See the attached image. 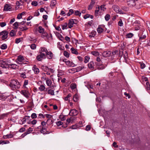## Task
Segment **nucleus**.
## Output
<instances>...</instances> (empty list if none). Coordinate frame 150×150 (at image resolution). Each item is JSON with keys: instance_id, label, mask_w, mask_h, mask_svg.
<instances>
[{"instance_id": "nucleus-15", "label": "nucleus", "mask_w": 150, "mask_h": 150, "mask_svg": "<svg viewBox=\"0 0 150 150\" xmlns=\"http://www.w3.org/2000/svg\"><path fill=\"white\" fill-rule=\"evenodd\" d=\"M21 24L23 25V26L21 27H19V28L21 30L23 31L28 30V28L26 27L25 25H24L25 22H22L21 23Z\"/></svg>"}, {"instance_id": "nucleus-18", "label": "nucleus", "mask_w": 150, "mask_h": 150, "mask_svg": "<svg viewBox=\"0 0 150 150\" xmlns=\"http://www.w3.org/2000/svg\"><path fill=\"white\" fill-rule=\"evenodd\" d=\"M79 98V96L77 93L75 94L73 96V99L75 102H78Z\"/></svg>"}, {"instance_id": "nucleus-9", "label": "nucleus", "mask_w": 150, "mask_h": 150, "mask_svg": "<svg viewBox=\"0 0 150 150\" xmlns=\"http://www.w3.org/2000/svg\"><path fill=\"white\" fill-rule=\"evenodd\" d=\"M137 1V0H130L127 2L128 5L130 7H133L135 6L136 2Z\"/></svg>"}, {"instance_id": "nucleus-1", "label": "nucleus", "mask_w": 150, "mask_h": 150, "mask_svg": "<svg viewBox=\"0 0 150 150\" xmlns=\"http://www.w3.org/2000/svg\"><path fill=\"white\" fill-rule=\"evenodd\" d=\"M11 89L13 90H16L19 88L21 84L17 80L13 79L11 81L9 84Z\"/></svg>"}, {"instance_id": "nucleus-52", "label": "nucleus", "mask_w": 150, "mask_h": 150, "mask_svg": "<svg viewBox=\"0 0 150 150\" xmlns=\"http://www.w3.org/2000/svg\"><path fill=\"white\" fill-rule=\"evenodd\" d=\"M34 16H38L40 15V13L38 11H36L33 13Z\"/></svg>"}, {"instance_id": "nucleus-40", "label": "nucleus", "mask_w": 150, "mask_h": 150, "mask_svg": "<svg viewBox=\"0 0 150 150\" xmlns=\"http://www.w3.org/2000/svg\"><path fill=\"white\" fill-rule=\"evenodd\" d=\"M70 88L72 89H74L76 87V85L75 83H72L70 85Z\"/></svg>"}, {"instance_id": "nucleus-14", "label": "nucleus", "mask_w": 150, "mask_h": 150, "mask_svg": "<svg viewBox=\"0 0 150 150\" xmlns=\"http://www.w3.org/2000/svg\"><path fill=\"white\" fill-rule=\"evenodd\" d=\"M78 114V111L76 109L71 110L69 114L72 116H76Z\"/></svg>"}, {"instance_id": "nucleus-43", "label": "nucleus", "mask_w": 150, "mask_h": 150, "mask_svg": "<svg viewBox=\"0 0 150 150\" xmlns=\"http://www.w3.org/2000/svg\"><path fill=\"white\" fill-rule=\"evenodd\" d=\"M133 35V34L131 33H129L127 34L126 35V38H131Z\"/></svg>"}, {"instance_id": "nucleus-58", "label": "nucleus", "mask_w": 150, "mask_h": 150, "mask_svg": "<svg viewBox=\"0 0 150 150\" xmlns=\"http://www.w3.org/2000/svg\"><path fill=\"white\" fill-rule=\"evenodd\" d=\"M56 124L58 126H59L61 125H63V122H62L61 121H59L57 122H56Z\"/></svg>"}, {"instance_id": "nucleus-55", "label": "nucleus", "mask_w": 150, "mask_h": 150, "mask_svg": "<svg viewBox=\"0 0 150 150\" xmlns=\"http://www.w3.org/2000/svg\"><path fill=\"white\" fill-rule=\"evenodd\" d=\"M146 88L147 90H150V85L149 83L148 82H146Z\"/></svg>"}, {"instance_id": "nucleus-25", "label": "nucleus", "mask_w": 150, "mask_h": 150, "mask_svg": "<svg viewBox=\"0 0 150 150\" xmlns=\"http://www.w3.org/2000/svg\"><path fill=\"white\" fill-rule=\"evenodd\" d=\"M97 31L98 33H101L103 32L104 30L103 28L101 26H99L97 29Z\"/></svg>"}, {"instance_id": "nucleus-63", "label": "nucleus", "mask_w": 150, "mask_h": 150, "mask_svg": "<svg viewBox=\"0 0 150 150\" xmlns=\"http://www.w3.org/2000/svg\"><path fill=\"white\" fill-rule=\"evenodd\" d=\"M71 96V94L69 93L68 94L67 96L65 97L64 98V100H68V98Z\"/></svg>"}, {"instance_id": "nucleus-24", "label": "nucleus", "mask_w": 150, "mask_h": 150, "mask_svg": "<svg viewBox=\"0 0 150 150\" xmlns=\"http://www.w3.org/2000/svg\"><path fill=\"white\" fill-rule=\"evenodd\" d=\"M57 2L55 0H52L50 4V6L51 8H52L56 4Z\"/></svg>"}, {"instance_id": "nucleus-11", "label": "nucleus", "mask_w": 150, "mask_h": 150, "mask_svg": "<svg viewBox=\"0 0 150 150\" xmlns=\"http://www.w3.org/2000/svg\"><path fill=\"white\" fill-rule=\"evenodd\" d=\"M53 54L51 51H48L45 54V57H46L47 59H50L53 58Z\"/></svg>"}, {"instance_id": "nucleus-30", "label": "nucleus", "mask_w": 150, "mask_h": 150, "mask_svg": "<svg viewBox=\"0 0 150 150\" xmlns=\"http://www.w3.org/2000/svg\"><path fill=\"white\" fill-rule=\"evenodd\" d=\"M95 2L93 1H91L90 3V5H89L88 7V10H90L92 9L94 4Z\"/></svg>"}, {"instance_id": "nucleus-44", "label": "nucleus", "mask_w": 150, "mask_h": 150, "mask_svg": "<svg viewBox=\"0 0 150 150\" xmlns=\"http://www.w3.org/2000/svg\"><path fill=\"white\" fill-rule=\"evenodd\" d=\"M14 28L15 29H17L18 28V22H16L13 24Z\"/></svg>"}, {"instance_id": "nucleus-35", "label": "nucleus", "mask_w": 150, "mask_h": 150, "mask_svg": "<svg viewBox=\"0 0 150 150\" xmlns=\"http://www.w3.org/2000/svg\"><path fill=\"white\" fill-rule=\"evenodd\" d=\"M16 31L14 30H11L9 35L11 37H13L16 35Z\"/></svg>"}, {"instance_id": "nucleus-27", "label": "nucleus", "mask_w": 150, "mask_h": 150, "mask_svg": "<svg viewBox=\"0 0 150 150\" xmlns=\"http://www.w3.org/2000/svg\"><path fill=\"white\" fill-rule=\"evenodd\" d=\"M38 31L40 33L42 34L45 32V30L42 27L40 26L38 27Z\"/></svg>"}, {"instance_id": "nucleus-39", "label": "nucleus", "mask_w": 150, "mask_h": 150, "mask_svg": "<svg viewBox=\"0 0 150 150\" xmlns=\"http://www.w3.org/2000/svg\"><path fill=\"white\" fill-rule=\"evenodd\" d=\"M7 45L5 44L2 45L1 46V49L5 50L7 48Z\"/></svg>"}, {"instance_id": "nucleus-42", "label": "nucleus", "mask_w": 150, "mask_h": 150, "mask_svg": "<svg viewBox=\"0 0 150 150\" xmlns=\"http://www.w3.org/2000/svg\"><path fill=\"white\" fill-rule=\"evenodd\" d=\"M30 47L32 50H35L36 48V46L35 44H33L30 45Z\"/></svg>"}, {"instance_id": "nucleus-53", "label": "nucleus", "mask_w": 150, "mask_h": 150, "mask_svg": "<svg viewBox=\"0 0 150 150\" xmlns=\"http://www.w3.org/2000/svg\"><path fill=\"white\" fill-rule=\"evenodd\" d=\"M118 25L120 26H123V23L121 19H120L118 23Z\"/></svg>"}, {"instance_id": "nucleus-29", "label": "nucleus", "mask_w": 150, "mask_h": 150, "mask_svg": "<svg viewBox=\"0 0 150 150\" xmlns=\"http://www.w3.org/2000/svg\"><path fill=\"white\" fill-rule=\"evenodd\" d=\"M40 52H42V53H43V52H45L46 54V53L47 52L48 50L46 48L43 47H41L40 48Z\"/></svg>"}, {"instance_id": "nucleus-33", "label": "nucleus", "mask_w": 150, "mask_h": 150, "mask_svg": "<svg viewBox=\"0 0 150 150\" xmlns=\"http://www.w3.org/2000/svg\"><path fill=\"white\" fill-rule=\"evenodd\" d=\"M71 52L72 53L75 54L76 55L78 54V52L74 48H71Z\"/></svg>"}, {"instance_id": "nucleus-26", "label": "nucleus", "mask_w": 150, "mask_h": 150, "mask_svg": "<svg viewBox=\"0 0 150 150\" xmlns=\"http://www.w3.org/2000/svg\"><path fill=\"white\" fill-rule=\"evenodd\" d=\"M39 90L41 91H45L46 90V88L45 86L43 85H41L38 88Z\"/></svg>"}, {"instance_id": "nucleus-57", "label": "nucleus", "mask_w": 150, "mask_h": 150, "mask_svg": "<svg viewBox=\"0 0 150 150\" xmlns=\"http://www.w3.org/2000/svg\"><path fill=\"white\" fill-rule=\"evenodd\" d=\"M74 14L76 16H80L81 15V13L78 11H75Z\"/></svg>"}, {"instance_id": "nucleus-59", "label": "nucleus", "mask_w": 150, "mask_h": 150, "mask_svg": "<svg viewBox=\"0 0 150 150\" xmlns=\"http://www.w3.org/2000/svg\"><path fill=\"white\" fill-rule=\"evenodd\" d=\"M31 117L33 119L36 118L37 117V115L36 113H33L31 115Z\"/></svg>"}, {"instance_id": "nucleus-62", "label": "nucleus", "mask_w": 150, "mask_h": 150, "mask_svg": "<svg viewBox=\"0 0 150 150\" xmlns=\"http://www.w3.org/2000/svg\"><path fill=\"white\" fill-rule=\"evenodd\" d=\"M45 117V115H44L42 113H40L39 114L38 118L42 119L44 118Z\"/></svg>"}, {"instance_id": "nucleus-49", "label": "nucleus", "mask_w": 150, "mask_h": 150, "mask_svg": "<svg viewBox=\"0 0 150 150\" xmlns=\"http://www.w3.org/2000/svg\"><path fill=\"white\" fill-rule=\"evenodd\" d=\"M9 143V141H0V144H8Z\"/></svg>"}, {"instance_id": "nucleus-16", "label": "nucleus", "mask_w": 150, "mask_h": 150, "mask_svg": "<svg viewBox=\"0 0 150 150\" xmlns=\"http://www.w3.org/2000/svg\"><path fill=\"white\" fill-rule=\"evenodd\" d=\"M11 8V7L10 5L6 4L4 6V10L6 11H10Z\"/></svg>"}, {"instance_id": "nucleus-38", "label": "nucleus", "mask_w": 150, "mask_h": 150, "mask_svg": "<svg viewBox=\"0 0 150 150\" xmlns=\"http://www.w3.org/2000/svg\"><path fill=\"white\" fill-rule=\"evenodd\" d=\"M9 114V112L3 114L0 116V118L3 119L4 117L7 116Z\"/></svg>"}, {"instance_id": "nucleus-13", "label": "nucleus", "mask_w": 150, "mask_h": 150, "mask_svg": "<svg viewBox=\"0 0 150 150\" xmlns=\"http://www.w3.org/2000/svg\"><path fill=\"white\" fill-rule=\"evenodd\" d=\"M45 93H47L53 96L54 95V90L49 89V88H46L45 91Z\"/></svg>"}, {"instance_id": "nucleus-36", "label": "nucleus", "mask_w": 150, "mask_h": 150, "mask_svg": "<svg viewBox=\"0 0 150 150\" xmlns=\"http://www.w3.org/2000/svg\"><path fill=\"white\" fill-rule=\"evenodd\" d=\"M47 124L48 125H50L53 123V121L50 119H48L47 121Z\"/></svg>"}, {"instance_id": "nucleus-28", "label": "nucleus", "mask_w": 150, "mask_h": 150, "mask_svg": "<svg viewBox=\"0 0 150 150\" xmlns=\"http://www.w3.org/2000/svg\"><path fill=\"white\" fill-rule=\"evenodd\" d=\"M17 65L14 64H8V68H10L11 69H15L16 68Z\"/></svg>"}, {"instance_id": "nucleus-19", "label": "nucleus", "mask_w": 150, "mask_h": 150, "mask_svg": "<svg viewBox=\"0 0 150 150\" xmlns=\"http://www.w3.org/2000/svg\"><path fill=\"white\" fill-rule=\"evenodd\" d=\"M111 54V52L110 51L104 52L102 53L103 56L104 57H109Z\"/></svg>"}, {"instance_id": "nucleus-31", "label": "nucleus", "mask_w": 150, "mask_h": 150, "mask_svg": "<svg viewBox=\"0 0 150 150\" xmlns=\"http://www.w3.org/2000/svg\"><path fill=\"white\" fill-rule=\"evenodd\" d=\"M96 31L93 30L89 35L90 37H94L96 35Z\"/></svg>"}, {"instance_id": "nucleus-46", "label": "nucleus", "mask_w": 150, "mask_h": 150, "mask_svg": "<svg viewBox=\"0 0 150 150\" xmlns=\"http://www.w3.org/2000/svg\"><path fill=\"white\" fill-rule=\"evenodd\" d=\"M16 8H18L20 6L23 5V4H21V3H20V2L19 1H17L16 2Z\"/></svg>"}, {"instance_id": "nucleus-45", "label": "nucleus", "mask_w": 150, "mask_h": 150, "mask_svg": "<svg viewBox=\"0 0 150 150\" xmlns=\"http://www.w3.org/2000/svg\"><path fill=\"white\" fill-rule=\"evenodd\" d=\"M31 5L34 6H36L38 5V3L36 1H34L31 3Z\"/></svg>"}, {"instance_id": "nucleus-8", "label": "nucleus", "mask_w": 150, "mask_h": 150, "mask_svg": "<svg viewBox=\"0 0 150 150\" xmlns=\"http://www.w3.org/2000/svg\"><path fill=\"white\" fill-rule=\"evenodd\" d=\"M24 60V58L23 56L20 55L18 57L16 60L17 63L21 64H23V61Z\"/></svg>"}, {"instance_id": "nucleus-5", "label": "nucleus", "mask_w": 150, "mask_h": 150, "mask_svg": "<svg viewBox=\"0 0 150 150\" xmlns=\"http://www.w3.org/2000/svg\"><path fill=\"white\" fill-rule=\"evenodd\" d=\"M47 126H40L36 128L37 130L39 131L41 133L44 134L47 130Z\"/></svg>"}, {"instance_id": "nucleus-7", "label": "nucleus", "mask_w": 150, "mask_h": 150, "mask_svg": "<svg viewBox=\"0 0 150 150\" xmlns=\"http://www.w3.org/2000/svg\"><path fill=\"white\" fill-rule=\"evenodd\" d=\"M46 82L47 85L50 87L51 88L53 89L55 85H52V82L50 79L47 78L46 80Z\"/></svg>"}, {"instance_id": "nucleus-34", "label": "nucleus", "mask_w": 150, "mask_h": 150, "mask_svg": "<svg viewBox=\"0 0 150 150\" xmlns=\"http://www.w3.org/2000/svg\"><path fill=\"white\" fill-rule=\"evenodd\" d=\"M71 21V20H69V22L68 24V27L70 28H71L73 26L74 24Z\"/></svg>"}, {"instance_id": "nucleus-64", "label": "nucleus", "mask_w": 150, "mask_h": 150, "mask_svg": "<svg viewBox=\"0 0 150 150\" xmlns=\"http://www.w3.org/2000/svg\"><path fill=\"white\" fill-rule=\"evenodd\" d=\"M122 8L125 11H127L128 10V8L126 6H122Z\"/></svg>"}, {"instance_id": "nucleus-48", "label": "nucleus", "mask_w": 150, "mask_h": 150, "mask_svg": "<svg viewBox=\"0 0 150 150\" xmlns=\"http://www.w3.org/2000/svg\"><path fill=\"white\" fill-rule=\"evenodd\" d=\"M67 23H64V24L62 25V30H64L65 29H67Z\"/></svg>"}, {"instance_id": "nucleus-50", "label": "nucleus", "mask_w": 150, "mask_h": 150, "mask_svg": "<svg viewBox=\"0 0 150 150\" xmlns=\"http://www.w3.org/2000/svg\"><path fill=\"white\" fill-rule=\"evenodd\" d=\"M110 18V15L108 14H107L105 15V19L106 21H108Z\"/></svg>"}, {"instance_id": "nucleus-37", "label": "nucleus", "mask_w": 150, "mask_h": 150, "mask_svg": "<svg viewBox=\"0 0 150 150\" xmlns=\"http://www.w3.org/2000/svg\"><path fill=\"white\" fill-rule=\"evenodd\" d=\"M90 59V57L88 56H86L85 57L84 62L85 63L88 62Z\"/></svg>"}, {"instance_id": "nucleus-41", "label": "nucleus", "mask_w": 150, "mask_h": 150, "mask_svg": "<svg viewBox=\"0 0 150 150\" xmlns=\"http://www.w3.org/2000/svg\"><path fill=\"white\" fill-rule=\"evenodd\" d=\"M74 11L72 9H70L69 10V12L67 14V16H69L74 13Z\"/></svg>"}, {"instance_id": "nucleus-51", "label": "nucleus", "mask_w": 150, "mask_h": 150, "mask_svg": "<svg viewBox=\"0 0 150 150\" xmlns=\"http://www.w3.org/2000/svg\"><path fill=\"white\" fill-rule=\"evenodd\" d=\"M28 80H25L23 85V87H24L25 88H26L27 87L26 86L28 84Z\"/></svg>"}, {"instance_id": "nucleus-47", "label": "nucleus", "mask_w": 150, "mask_h": 150, "mask_svg": "<svg viewBox=\"0 0 150 150\" xmlns=\"http://www.w3.org/2000/svg\"><path fill=\"white\" fill-rule=\"evenodd\" d=\"M100 7L98 6V8H96V9L95 11V15H97L98 14L99 11H100Z\"/></svg>"}, {"instance_id": "nucleus-2", "label": "nucleus", "mask_w": 150, "mask_h": 150, "mask_svg": "<svg viewBox=\"0 0 150 150\" xmlns=\"http://www.w3.org/2000/svg\"><path fill=\"white\" fill-rule=\"evenodd\" d=\"M145 30L143 29L140 31V33L138 34V36L139 37V41L141 42H144L145 41L143 40L146 38V35L145 34H144L143 32Z\"/></svg>"}, {"instance_id": "nucleus-17", "label": "nucleus", "mask_w": 150, "mask_h": 150, "mask_svg": "<svg viewBox=\"0 0 150 150\" xmlns=\"http://www.w3.org/2000/svg\"><path fill=\"white\" fill-rule=\"evenodd\" d=\"M30 118V117L29 116H25L22 119V120H21V122H22V123H20V124L21 125L24 124L25 123L27 119L29 120Z\"/></svg>"}, {"instance_id": "nucleus-3", "label": "nucleus", "mask_w": 150, "mask_h": 150, "mask_svg": "<svg viewBox=\"0 0 150 150\" xmlns=\"http://www.w3.org/2000/svg\"><path fill=\"white\" fill-rule=\"evenodd\" d=\"M0 67L3 68H8V64L6 60H0Z\"/></svg>"}, {"instance_id": "nucleus-10", "label": "nucleus", "mask_w": 150, "mask_h": 150, "mask_svg": "<svg viewBox=\"0 0 150 150\" xmlns=\"http://www.w3.org/2000/svg\"><path fill=\"white\" fill-rule=\"evenodd\" d=\"M114 10L117 13H119L120 14L124 13L123 11L117 6H114Z\"/></svg>"}, {"instance_id": "nucleus-22", "label": "nucleus", "mask_w": 150, "mask_h": 150, "mask_svg": "<svg viewBox=\"0 0 150 150\" xmlns=\"http://www.w3.org/2000/svg\"><path fill=\"white\" fill-rule=\"evenodd\" d=\"M88 68L89 69H91L92 70L93 69V67L94 66V64L93 62H90L88 64Z\"/></svg>"}, {"instance_id": "nucleus-20", "label": "nucleus", "mask_w": 150, "mask_h": 150, "mask_svg": "<svg viewBox=\"0 0 150 150\" xmlns=\"http://www.w3.org/2000/svg\"><path fill=\"white\" fill-rule=\"evenodd\" d=\"M33 70L35 74H38L39 72V69L35 65H34L33 67Z\"/></svg>"}, {"instance_id": "nucleus-4", "label": "nucleus", "mask_w": 150, "mask_h": 150, "mask_svg": "<svg viewBox=\"0 0 150 150\" xmlns=\"http://www.w3.org/2000/svg\"><path fill=\"white\" fill-rule=\"evenodd\" d=\"M8 32L4 30L0 33V36H1V38L2 40H4L8 37Z\"/></svg>"}, {"instance_id": "nucleus-21", "label": "nucleus", "mask_w": 150, "mask_h": 150, "mask_svg": "<svg viewBox=\"0 0 150 150\" xmlns=\"http://www.w3.org/2000/svg\"><path fill=\"white\" fill-rule=\"evenodd\" d=\"M96 64L98 66L97 67L98 69H103L105 68L104 66L103 65L100 64V63L99 64L98 62H96Z\"/></svg>"}, {"instance_id": "nucleus-54", "label": "nucleus", "mask_w": 150, "mask_h": 150, "mask_svg": "<svg viewBox=\"0 0 150 150\" xmlns=\"http://www.w3.org/2000/svg\"><path fill=\"white\" fill-rule=\"evenodd\" d=\"M33 131V129L31 127H30L26 131V133H28V134H29Z\"/></svg>"}, {"instance_id": "nucleus-6", "label": "nucleus", "mask_w": 150, "mask_h": 150, "mask_svg": "<svg viewBox=\"0 0 150 150\" xmlns=\"http://www.w3.org/2000/svg\"><path fill=\"white\" fill-rule=\"evenodd\" d=\"M40 54L38 55L36 57V59L39 61H42V59L45 58V54L44 53L40 52Z\"/></svg>"}, {"instance_id": "nucleus-61", "label": "nucleus", "mask_w": 150, "mask_h": 150, "mask_svg": "<svg viewBox=\"0 0 150 150\" xmlns=\"http://www.w3.org/2000/svg\"><path fill=\"white\" fill-rule=\"evenodd\" d=\"M92 54L93 55L95 56H97L99 55V52H98L96 51H94L92 52Z\"/></svg>"}, {"instance_id": "nucleus-32", "label": "nucleus", "mask_w": 150, "mask_h": 150, "mask_svg": "<svg viewBox=\"0 0 150 150\" xmlns=\"http://www.w3.org/2000/svg\"><path fill=\"white\" fill-rule=\"evenodd\" d=\"M71 120L70 118L67 119L66 120L67 122L65 124V125L64 124L63 125H62V127L64 128H65L67 127L68 125V124H69Z\"/></svg>"}, {"instance_id": "nucleus-60", "label": "nucleus", "mask_w": 150, "mask_h": 150, "mask_svg": "<svg viewBox=\"0 0 150 150\" xmlns=\"http://www.w3.org/2000/svg\"><path fill=\"white\" fill-rule=\"evenodd\" d=\"M69 53L66 51H65L64 52V55L67 57H68L69 56Z\"/></svg>"}, {"instance_id": "nucleus-23", "label": "nucleus", "mask_w": 150, "mask_h": 150, "mask_svg": "<svg viewBox=\"0 0 150 150\" xmlns=\"http://www.w3.org/2000/svg\"><path fill=\"white\" fill-rule=\"evenodd\" d=\"M48 34L45 31L41 34V37L43 39H46L48 38Z\"/></svg>"}, {"instance_id": "nucleus-56", "label": "nucleus", "mask_w": 150, "mask_h": 150, "mask_svg": "<svg viewBox=\"0 0 150 150\" xmlns=\"http://www.w3.org/2000/svg\"><path fill=\"white\" fill-rule=\"evenodd\" d=\"M6 23L5 22L0 23V26L1 27H3L6 25Z\"/></svg>"}, {"instance_id": "nucleus-12", "label": "nucleus", "mask_w": 150, "mask_h": 150, "mask_svg": "<svg viewBox=\"0 0 150 150\" xmlns=\"http://www.w3.org/2000/svg\"><path fill=\"white\" fill-rule=\"evenodd\" d=\"M21 94L27 98L28 97L30 96L29 93L28 91L26 90H22L21 91Z\"/></svg>"}]
</instances>
